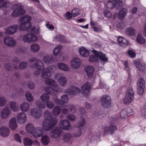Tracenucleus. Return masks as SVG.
<instances>
[{"label": "nucleus", "instance_id": "nucleus-39", "mask_svg": "<svg viewBox=\"0 0 146 146\" xmlns=\"http://www.w3.org/2000/svg\"><path fill=\"white\" fill-rule=\"evenodd\" d=\"M53 40L56 42L60 41L65 43H68V41L66 40L65 37L64 36L61 35H58L55 36Z\"/></svg>", "mask_w": 146, "mask_h": 146}, {"label": "nucleus", "instance_id": "nucleus-12", "mask_svg": "<svg viewBox=\"0 0 146 146\" xmlns=\"http://www.w3.org/2000/svg\"><path fill=\"white\" fill-rule=\"evenodd\" d=\"M59 127L62 129L68 130L71 128L70 122L67 119L62 120L60 121Z\"/></svg>", "mask_w": 146, "mask_h": 146}, {"label": "nucleus", "instance_id": "nucleus-13", "mask_svg": "<svg viewBox=\"0 0 146 146\" xmlns=\"http://www.w3.org/2000/svg\"><path fill=\"white\" fill-rule=\"evenodd\" d=\"M44 133V129L40 127H35L34 131L32 135L35 138H37L41 137Z\"/></svg>", "mask_w": 146, "mask_h": 146}, {"label": "nucleus", "instance_id": "nucleus-34", "mask_svg": "<svg viewBox=\"0 0 146 146\" xmlns=\"http://www.w3.org/2000/svg\"><path fill=\"white\" fill-rule=\"evenodd\" d=\"M127 12V10L125 8H122L119 11L118 17L121 20L123 19L126 16Z\"/></svg>", "mask_w": 146, "mask_h": 146}, {"label": "nucleus", "instance_id": "nucleus-53", "mask_svg": "<svg viewBox=\"0 0 146 146\" xmlns=\"http://www.w3.org/2000/svg\"><path fill=\"white\" fill-rule=\"evenodd\" d=\"M116 26L119 30H121L125 27L124 23L122 21L117 23Z\"/></svg>", "mask_w": 146, "mask_h": 146}, {"label": "nucleus", "instance_id": "nucleus-4", "mask_svg": "<svg viewBox=\"0 0 146 146\" xmlns=\"http://www.w3.org/2000/svg\"><path fill=\"white\" fill-rule=\"evenodd\" d=\"M134 98V94L133 90L131 89H128L123 98L124 103L125 104H129L132 102Z\"/></svg>", "mask_w": 146, "mask_h": 146}, {"label": "nucleus", "instance_id": "nucleus-55", "mask_svg": "<svg viewBox=\"0 0 146 146\" xmlns=\"http://www.w3.org/2000/svg\"><path fill=\"white\" fill-rule=\"evenodd\" d=\"M128 41L126 39L124 38L119 44L121 46L125 47L128 44Z\"/></svg>", "mask_w": 146, "mask_h": 146}, {"label": "nucleus", "instance_id": "nucleus-22", "mask_svg": "<svg viewBox=\"0 0 146 146\" xmlns=\"http://www.w3.org/2000/svg\"><path fill=\"white\" fill-rule=\"evenodd\" d=\"M85 70L88 77L89 78H92L94 72V68L92 66H89L86 67Z\"/></svg>", "mask_w": 146, "mask_h": 146}, {"label": "nucleus", "instance_id": "nucleus-63", "mask_svg": "<svg viewBox=\"0 0 146 146\" xmlns=\"http://www.w3.org/2000/svg\"><path fill=\"white\" fill-rule=\"evenodd\" d=\"M82 134V131L81 129H78V130L76 131L74 134V136L76 137H80Z\"/></svg>", "mask_w": 146, "mask_h": 146}, {"label": "nucleus", "instance_id": "nucleus-35", "mask_svg": "<svg viewBox=\"0 0 146 146\" xmlns=\"http://www.w3.org/2000/svg\"><path fill=\"white\" fill-rule=\"evenodd\" d=\"M61 111L62 110L60 106H56L53 108L52 113L54 116H57L60 113Z\"/></svg>", "mask_w": 146, "mask_h": 146}, {"label": "nucleus", "instance_id": "nucleus-3", "mask_svg": "<svg viewBox=\"0 0 146 146\" xmlns=\"http://www.w3.org/2000/svg\"><path fill=\"white\" fill-rule=\"evenodd\" d=\"M14 11L12 15L13 17H15L24 14L25 10L20 5H15L13 6Z\"/></svg>", "mask_w": 146, "mask_h": 146}, {"label": "nucleus", "instance_id": "nucleus-14", "mask_svg": "<svg viewBox=\"0 0 146 146\" xmlns=\"http://www.w3.org/2000/svg\"><path fill=\"white\" fill-rule=\"evenodd\" d=\"M62 133V131L59 128H55L50 132V136L52 138H56L61 136Z\"/></svg>", "mask_w": 146, "mask_h": 146}, {"label": "nucleus", "instance_id": "nucleus-37", "mask_svg": "<svg viewBox=\"0 0 146 146\" xmlns=\"http://www.w3.org/2000/svg\"><path fill=\"white\" fill-rule=\"evenodd\" d=\"M30 48L32 52H38L39 50L40 47L39 44L34 43L31 44Z\"/></svg>", "mask_w": 146, "mask_h": 146}, {"label": "nucleus", "instance_id": "nucleus-36", "mask_svg": "<svg viewBox=\"0 0 146 146\" xmlns=\"http://www.w3.org/2000/svg\"><path fill=\"white\" fill-rule=\"evenodd\" d=\"M43 61L45 63L47 64H51L53 62L52 56L51 55H46L43 57Z\"/></svg>", "mask_w": 146, "mask_h": 146}, {"label": "nucleus", "instance_id": "nucleus-18", "mask_svg": "<svg viewBox=\"0 0 146 146\" xmlns=\"http://www.w3.org/2000/svg\"><path fill=\"white\" fill-rule=\"evenodd\" d=\"M17 119L18 122L20 124H23L26 120V115L23 112H20L17 114Z\"/></svg>", "mask_w": 146, "mask_h": 146}, {"label": "nucleus", "instance_id": "nucleus-5", "mask_svg": "<svg viewBox=\"0 0 146 146\" xmlns=\"http://www.w3.org/2000/svg\"><path fill=\"white\" fill-rule=\"evenodd\" d=\"M21 39L25 42L30 43L36 42L37 40V37L33 34L29 33L23 35Z\"/></svg>", "mask_w": 146, "mask_h": 146}, {"label": "nucleus", "instance_id": "nucleus-38", "mask_svg": "<svg viewBox=\"0 0 146 146\" xmlns=\"http://www.w3.org/2000/svg\"><path fill=\"white\" fill-rule=\"evenodd\" d=\"M126 34L130 36H133L136 34V31L131 27L127 28L126 30Z\"/></svg>", "mask_w": 146, "mask_h": 146}, {"label": "nucleus", "instance_id": "nucleus-41", "mask_svg": "<svg viewBox=\"0 0 146 146\" xmlns=\"http://www.w3.org/2000/svg\"><path fill=\"white\" fill-rule=\"evenodd\" d=\"M62 48V46L61 45H58L53 50V54L56 56L58 55Z\"/></svg>", "mask_w": 146, "mask_h": 146}, {"label": "nucleus", "instance_id": "nucleus-51", "mask_svg": "<svg viewBox=\"0 0 146 146\" xmlns=\"http://www.w3.org/2000/svg\"><path fill=\"white\" fill-rule=\"evenodd\" d=\"M145 82L143 78H141L139 79L137 82V86L145 87Z\"/></svg>", "mask_w": 146, "mask_h": 146}, {"label": "nucleus", "instance_id": "nucleus-19", "mask_svg": "<svg viewBox=\"0 0 146 146\" xmlns=\"http://www.w3.org/2000/svg\"><path fill=\"white\" fill-rule=\"evenodd\" d=\"M117 128L115 125H111L108 127H104V131L105 133L112 134L114 131L116 130Z\"/></svg>", "mask_w": 146, "mask_h": 146}, {"label": "nucleus", "instance_id": "nucleus-32", "mask_svg": "<svg viewBox=\"0 0 146 146\" xmlns=\"http://www.w3.org/2000/svg\"><path fill=\"white\" fill-rule=\"evenodd\" d=\"M63 140L66 142L70 143L72 141V137L71 135L69 133L64 134L63 136Z\"/></svg>", "mask_w": 146, "mask_h": 146}, {"label": "nucleus", "instance_id": "nucleus-49", "mask_svg": "<svg viewBox=\"0 0 146 146\" xmlns=\"http://www.w3.org/2000/svg\"><path fill=\"white\" fill-rule=\"evenodd\" d=\"M40 99L43 102H45L46 103L49 100V96L48 94H44L40 97Z\"/></svg>", "mask_w": 146, "mask_h": 146}, {"label": "nucleus", "instance_id": "nucleus-1", "mask_svg": "<svg viewBox=\"0 0 146 146\" xmlns=\"http://www.w3.org/2000/svg\"><path fill=\"white\" fill-rule=\"evenodd\" d=\"M45 118L42 123V126L45 131H48L53 129L58 122V119L52 117V113L48 110L45 111L43 113Z\"/></svg>", "mask_w": 146, "mask_h": 146}, {"label": "nucleus", "instance_id": "nucleus-30", "mask_svg": "<svg viewBox=\"0 0 146 146\" xmlns=\"http://www.w3.org/2000/svg\"><path fill=\"white\" fill-rule=\"evenodd\" d=\"M45 91L47 93L52 95H56L58 94L57 90L51 87L46 86L44 88Z\"/></svg>", "mask_w": 146, "mask_h": 146}, {"label": "nucleus", "instance_id": "nucleus-2", "mask_svg": "<svg viewBox=\"0 0 146 146\" xmlns=\"http://www.w3.org/2000/svg\"><path fill=\"white\" fill-rule=\"evenodd\" d=\"M56 69L55 66H49L43 70L42 72L41 77L46 79L45 82L47 85L56 88L58 87L59 86L56 82L53 79L48 78L51 76L52 73H54Z\"/></svg>", "mask_w": 146, "mask_h": 146}, {"label": "nucleus", "instance_id": "nucleus-33", "mask_svg": "<svg viewBox=\"0 0 146 146\" xmlns=\"http://www.w3.org/2000/svg\"><path fill=\"white\" fill-rule=\"evenodd\" d=\"M79 53L83 57H87L90 54L89 51L84 47H81L79 49Z\"/></svg>", "mask_w": 146, "mask_h": 146}, {"label": "nucleus", "instance_id": "nucleus-26", "mask_svg": "<svg viewBox=\"0 0 146 146\" xmlns=\"http://www.w3.org/2000/svg\"><path fill=\"white\" fill-rule=\"evenodd\" d=\"M9 106L11 110L14 112L17 111L19 109L18 104L15 101H12L10 102Z\"/></svg>", "mask_w": 146, "mask_h": 146}, {"label": "nucleus", "instance_id": "nucleus-40", "mask_svg": "<svg viewBox=\"0 0 146 146\" xmlns=\"http://www.w3.org/2000/svg\"><path fill=\"white\" fill-rule=\"evenodd\" d=\"M129 115V114L125 110H122L120 113L118 115L117 119L121 118L122 119H125L128 117Z\"/></svg>", "mask_w": 146, "mask_h": 146}, {"label": "nucleus", "instance_id": "nucleus-20", "mask_svg": "<svg viewBox=\"0 0 146 146\" xmlns=\"http://www.w3.org/2000/svg\"><path fill=\"white\" fill-rule=\"evenodd\" d=\"M10 133L9 129L5 126H2L0 128V135L4 137L8 136Z\"/></svg>", "mask_w": 146, "mask_h": 146}, {"label": "nucleus", "instance_id": "nucleus-50", "mask_svg": "<svg viewBox=\"0 0 146 146\" xmlns=\"http://www.w3.org/2000/svg\"><path fill=\"white\" fill-rule=\"evenodd\" d=\"M53 100L55 104H57L60 105L62 106V107H66L67 106L66 104H64L62 103L60 100H59L57 98H54Z\"/></svg>", "mask_w": 146, "mask_h": 146}, {"label": "nucleus", "instance_id": "nucleus-7", "mask_svg": "<svg viewBox=\"0 0 146 146\" xmlns=\"http://www.w3.org/2000/svg\"><path fill=\"white\" fill-rule=\"evenodd\" d=\"M100 102L102 105L105 108H108L111 107V99L109 96L103 95L101 96Z\"/></svg>", "mask_w": 146, "mask_h": 146}, {"label": "nucleus", "instance_id": "nucleus-23", "mask_svg": "<svg viewBox=\"0 0 146 146\" xmlns=\"http://www.w3.org/2000/svg\"><path fill=\"white\" fill-rule=\"evenodd\" d=\"M95 56L98 58H99L102 61L107 62L108 61V58L106 56L101 52L99 51L95 52Z\"/></svg>", "mask_w": 146, "mask_h": 146}, {"label": "nucleus", "instance_id": "nucleus-52", "mask_svg": "<svg viewBox=\"0 0 146 146\" xmlns=\"http://www.w3.org/2000/svg\"><path fill=\"white\" fill-rule=\"evenodd\" d=\"M60 99L62 103L66 104L68 101V98L66 95H63L61 96Z\"/></svg>", "mask_w": 146, "mask_h": 146}, {"label": "nucleus", "instance_id": "nucleus-54", "mask_svg": "<svg viewBox=\"0 0 146 146\" xmlns=\"http://www.w3.org/2000/svg\"><path fill=\"white\" fill-rule=\"evenodd\" d=\"M85 123V119L82 117H81V120L77 124V127H80L84 125Z\"/></svg>", "mask_w": 146, "mask_h": 146}, {"label": "nucleus", "instance_id": "nucleus-58", "mask_svg": "<svg viewBox=\"0 0 146 146\" xmlns=\"http://www.w3.org/2000/svg\"><path fill=\"white\" fill-rule=\"evenodd\" d=\"M46 106L48 108L52 109L54 106V104L53 102L50 101H48L46 103Z\"/></svg>", "mask_w": 146, "mask_h": 146}, {"label": "nucleus", "instance_id": "nucleus-46", "mask_svg": "<svg viewBox=\"0 0 146 146\" xmlns=\"http://www.w3.org/2000/svg\"><path fill=\"white\" fill-rule=\"evenodd\" d=\"M25 96L27 101L29 102H32L33 98L31 94L29 92H27L25 94Z\"/></svg>", "mask_w": 146, "mask_h": 146}, {"label": "nucleus", "instance_id": "nucleus-21", "mask_svg": "<svg viewBox=\"0 0 146 146\" xmlns=\"http://www.w3.org/2000/svg\"><path fill=\"white\" fill-rule=\"evenodd\" d=\"M4 42L6 45L10 46H14L16 43L15 40L10 37H6L4 39Z\"/></svg>", "mask_w": 146, "mask_h": 146}, {"label": "nucleus", "instance_id": "nucleus-9", "mask_svg": "<svg viewBox=\"0 0 146 146\" xmlns=\"http://www.w3.org/2000/svg\"><path fill=\"white\" fill-rule=\"evenodd\" d=\"M34 66V68L36 69V71L34 73V75L35 76H38L40 74L42 70L43 69L42 71L44 69H43V63L40 60H38L36 61Z\"/></svg>", "mask_w": 146, "mask_h": 146}, {"label": "nucleus", "instance_id": "nucleus-6", "mask_svg": "<svg viewBox=\"0 0 146 146\" xmlns=\"http://www.w3.org/2000/svg\"><path fill=\"white\" fill-rule=\"evenodd\" d=\"M54 78L56 80L60 85L62 87L65 86L67 83V80L66 77L60 73H58L55 74Z\"/></svg>", "mask_w": 146, "mask_h": 146}, {"label": "nucleus", "instance_id": "nucleus-24", "mask_svg": "<svg viewBox=\"0 0 146 146\" xmlns=\"http://www.w3.org/2000/svg\"><path fill=\"white\" fill-rule=\"evenodd\" d=\"M35 128L33 124L29 123H27L25 126V131L27 133L32 135Z\"/></svg>", "mask_w": 146, "mask_h": 146}, {"label": "nucleus", "instance_id": "nucleus-48", "mask_svg": "<svg viewBox=\"0 0 146 146\" xmlns=\"http://www.w3.org/2000/svg\"><path fill=\"white\" fill-rule=\"evenodd\" d=\"M35 104L36 106L40 109H44L46 107L45 104L43 102H41L40 101H36L35 102Z\"/></svg>", "mask_w": 146, "mask_h": 146}, {"label": "nucleus", "instance_id": "nucleus-45", "mask_svg": "<svg viewBox=\"0 0 146 146\" xmlns=\"http://www.w3.org/2000/svg\"><path fill=\"white\" fill-rule=\"evenodd\" d=\"M109 1L115 4L116 5V7L118 8L122 7L123 5L121 0H109Z\"/></svg>", "mask_w": 146, "mask_h": 146}, {"label": "nucleus", "instance_id": "nucleus-31", "mask_svg": "<svg viewBox=\"0 0 146 146\" xmlns=\"http://www.w3.org/2000/svg\"><path fill=\"white\" fill-rule=\"evenodd\" d=\"M41 143L43 145H47L50 142V139L48 136L46 135H43L41 138Z\"/></svg>", "mask_w": 146, "mask_h": 146}, {"label": "nucleus", "instance_id": "nucleus-47", "mask_svg": "<svg viewBox=\"0 0 146 146\" xmlns=\"http://www.w3.org/2000/svg\"><path fill=\"white\" fill-rule=\"evenodd\" d=\"M135 65L138 70L141 72H144L145 70L144 66L141 65L140 63L137 62L135 63Z\"/></svg>", "mask_w": 146, "mask_h": 146}, {"label": "nucleus", "instance_id": "nucleus-29", "mask_svg": "<svg viewBox=\"0 0 146 146\" xmlns=\"http://www.w3.org/2000/svg\"><path fill=\"white\" fill-rule=\"evenodd\" d=\"M57 66L58 68L61 70L67 72L70 70V68L68 65L63 63H58L57 64Z\"/></svg>", "mask_w": 146, "mask_h": 146}, {"label": "nucleus", "instance_id": "nucleus-59", "mask_svg": "<svg viewBox=\"0 0 146 146\" xmlns=\"http://www.w3.org/2000/svg\"><path fill=\"white\" fill-rule=\"evenodd\" d=\"M66 118L68 120L72 121H74L76 119L75 116L73 114H69L67 115L66 116Z\"/></svg>", "mask_w": 146, "mask_h": 146}, {"label": "nucleus", "instance_id": "nucleus-62", "mask_svg": "<svg viewBox=\"0 0 146 146\" xmlns=\"http://www.w3.org/2000/svg\"><path fill=\"white\" fill-rule=\"evenodd\" d=\"M107 5L108 8L110 9H113L116 6V5L115 4L109 1L107 3Z\"/></svg>", "mask_w": 146, "mask_h": 146}, {"label": "nucleus", "instance_id": "nucleus-11", "mask_svg": "<svg viewBox=\"0 0 146 146\" xmlns=\"http://www.w3.org/2000/svg\"><path fill=\"white\" fill-rule=\"evenodd\" d=\"M70 87L72 89H66L65 90L64 93L68 95L74 96L78 93L80 91V89L76 87L71 86Z\"/></svg>", "mask_w": 146, "mask_h": 146}, {"label": "nucleus", "instance_id": "nucleus-27", "mask_svg": "<svg viewBox=\"0 0 146 146\" xmlns=\"http://www.w3.org/2000/svg\"><path fill=\"white\" fill-rule=\"evenodd\" d=\"M9 125L11 129H15L17 126L16 118L15 117L12 118L9 121Z\"/></svg>", "mask_w": 146, "mask_h": 146}, {"label": "nucleus", "instance_id": "nucleus-57", "mask_svg": "<svg viewBox=\"0 0 146 146\" xmlns=\"http://www.w3.org/2000/svg\"><path fill=\"white\" fill-rule=\"evenodd\" d=\"M80 9H74L72 11V16L75 17L76 16L80 13Z\"/></svg>", "mask_w": 146, "mask_h": 146}, {"label": "nucleus", "instance_id": "nucleus-44", "mask_svg": "<svg viewBox=\"0 0 146 146\" xmlns=\"http://www.w3.org/2000/svg\"><path fill=\"white\" fill-rule=\"evenodd\" d=\"M136 41L139 44H143L145 42V38L141 35H138L136 38Z\"/></svg>", "mask_w": 146, "mask_h": 146}, {"label": "nucleus", "instance_id": "nucleus-42", "mask_svg": "<svg viewBox=\"0 0 146 146\" xmlns=\"http://www.w3.org/2000/svg\"><path fill=\"white\" fill-rule=\"evenodd\" d=\"M31 19V17L27 15H25L22 17L21 18V22H25L26 23H31L30 21Z\"/></svg>", "mask_w": 146, "mask_h": 146}, {"label": "nucleus", "instance_id": "nucleus-64", "mask_svg": "<svg viewBox=\"0 0 146 146\" xmlns=\"http://www.w3.org/2000/svg\"><path fill=\"white\" fill-rule=\"evenodd\" d=\"M33 32L36 34H38L40 33V28L38 26L32 28Z\"/></svg>", "mask_w": 146, "mask_h": 146}, {"label": "nucleus", "instance_id": "nucleus-56", "mask_svg": "<svg viewBox=\"0 0 146 146\" xmlns=\"http://www.w3.org/2000/svg\"><path fill=\"white\" fill-rule=\"evenodd\" d=\"M7 101L5 98L4 97H0V106H3L5 105Z\"/></svg>", "mask_w": 146, "mask_h": 146}, {"label": "nucleus", "instance_id": "nucleus-25", "mask_svg": "<svg viewBox=\"0 0 146 146\" xmlns=\"http://www.w3.org/2000/svg\"><path fill=\"white\" fill-rule=\"evenodd\" d=\"M30 104L27 102H23L22 103L20 106L21 110L23 112H26L29 110Z\"/></svg>", "mask_w": 146, "mask_h": 146}, {"label": "nucleus", "instance_id": "nucleus-43", "mask_svg": "<svg viewBox=\"0 0 146 146\" xmlns=\"http://www.w3.org/2000/svg\"><path fill=\"white\" fill-rule=\"evenodd\" d=\"M23 143L25 146H31L33 144V141L31 139L26 137L24 139Z\"/></svg>", "mask_w": 146, "mask_h": 146}, {"label": "nucleus", "instance_id": "nucleus-28", "mask_svg": "<svg viewBox=\"0 0 146 146\" xmlns=\"http://www.w3.org/2000/svg\"><path fill=\"white\" fill-rule=\"evenodd\" d=\"M31 23L21 22L19 25V29L21 31L27 30L31 27Z\"/></svg>", "mask_w": 146, "mask_h": 146}, {"label": "nucleus", "instance_id": "nucleus-61", "mask_svg": "<svg viewBox=\"0 0 146 146\" xmlns=\"http://www.w3.org/2000/svg\"><path fill=\"white\" fill-rule=\"evenodd\" d=\"M145 87L137 86V92L138 94L141 95H142L144 92Z\"/></svg>", "mask_w": 146, "mask_h": 146}, {"label": "nucleus", "instance_id": "nucleus-15", "mask_svg": "<svg viewBox=\"0 0 146 146\" xmlns=\"http://www.w3.org/2000/svg\"><path fill=\"white\" fill-rule=\"evenodd\" d=\"M11 113V110L9 107H5L1 111V117L2 119H6L10 116Z\"/></svg>", "mask_w": 146, "mask_h": 146}, {"label": "nucleus", "instance_id": "nucleus-16", "mask_svg": "<svg viewBox=\"0 0 146 146\" xmlns=\"http://www.w3.org/2000/svg\"><path fill=\"white\" fill-rule=\"evenodd\" d=\"M18 26L17 25H12L7 28L5 31V34L7 35H11L14 34L17 31Z\"/></svg>", "mask_w": 146, "mask_h": 146}, {"label": "nucleus", "instance_id": "nucleus-17", "mask_svg": "<svg viewBox=\"0 0 146 146\" xmlns=\"http://www.w3.org/2000/svg\"><path fill=\"white\" fill-rule=\"evenodd\" d=\"M30 114L35 118H39L41 117L42 113L40 110L36 108H33L30 110Z\"/></svg>", "mask_w": 146, "mask_h": 146}, {"label": "nucleus", "instance_id": "nucleus-60", "mask_svg": "<svg viewBox=\"0 0 146 146\" xmlns=\"http://www.w3.org/2000/svg\"><path fill=\"white\" fill-rule=\"evenodd\" d=\"M98 59L94 55H90L89 58V60L91 62H95L98 61Z\"/></svg>", "mask_w": 146, "mask_h": 146}, {"label": "nucleus", "instance_id": "nucleus-8", "mask_svg": "<svg viewBox=\"0 0 146 146\" xmlns=\"http://www.w3.org/2000/svg\"><path fill=\"white\" fill-rule=\"evenodd\" d=\"M91 88L90 84L88 82H86L81 87V93L84 96L88 97L90 95Z\"/></svg>", "mask_w": 146, "mask_h": 146}, {"label": "nucleus", "instance_id": "nucleus-10", "mask_svg": "<svg viewBox=\"0 0 146 146\" xmlns=\"http://www.w3.org/2000/svg\"><path fill=\"white\" fill-rule=\"evenodd\" d=\"M82 64V61L79 58L75 57L71 60L70 66L71 68L73 69L76 70L78 69Z\"/></svg>", "mask_w": 146, "mask_h": 146}]
</instances>
